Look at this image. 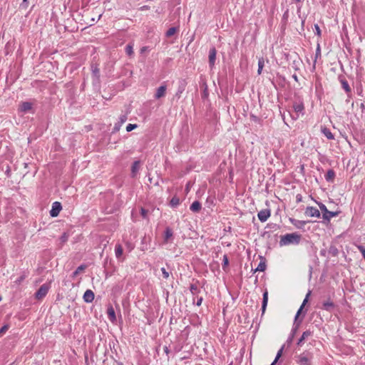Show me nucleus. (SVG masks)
I'll use <instances>...</instances> for the list:
<instances>
[{
	"label": "nucleus",
	"instance_id": "1",
	"mask_svg": "<svg viewBox=\"0 0 365 365\" xmlns=\"http://www.w3.org/2000/svg\"><path fill=\"white\" fill-rule=\"evenodd\" d=\"M301 235L297 232L286 234L281 236L279 245L287 246L289 245H298L301 240Z\"/></svg>",
	"mask_w": 365,
	"mask_h": 365
},
{
	"label": "nucleus",
	"instance_id": "2",
	"mask_svg": "<svg viewBox=\"0 0 365 365\" xmlns=\"http://www.w3.org/2000/svg\"><path fill=\"white\" fill-rule=\"evenodd\" d=\"M296 361L299 365H311L312 356L308 352H304L296 356Z\"/></svg>",
	"mask_w": 365,
	"mask_h": 365
},
{
	"label": "nucleus",
	"instance_id": "3",
	"mask_svg": "<svg viewBox=\"0 0 365 365\" xmlns=\"http://www.w3.org/2000/svg\"><path fill=\"white\" fill-rule=\"evenodd\" d=\"M319 206L323 213V218L324 220H329L331 217H336L338 215L337 212H331L328 210L327 207L322 203H320Z\"/></svg>",
	"mask_w": 365,
	"mask_h": 365
},
{
	"label": "nucleus",
	"instance_id": "4",
	"mask_svg": "<svg viewBox=\"0 0 365 365\" xmlns=\"http://www.w3.org/2000/svg\"><path fill=\"white\" fill-rule=\"evenodd\" d=\"M48 289L49 285L46 284L41 285L35 294L36 298L37 299H42L47 294Z\"/></svg>",
	"mask_w": 365,
	"mask_h": 365
},
{
	"label": "nucleus",
	"instance_id": "5",
	"mask_svg": "<svg viewBox=\"0 0 365 365\" xmlns=\"http://www.w3.org/2000/svg\"><path fill=\"white\" fill-rule=\"evenodd\" d=\"M62 209V206L59 202H54L52 204V207L50 211V215L51 217H57Z\"/></svg>",
	"mask_w": 365,
	"mask_h": 365
},
{
	"label": "nucleus",
	"instance_id": "6",
	"mask_svg": "<svg viewBox=\"0 0 365 365\" xmlns=\"http://www.w3.org/2000/svg\"><path fill=\"white\" fill-rule=\"evenodd\" d=\"M271 212L269 209H264L260 210L258 214V218L262 222H264L268 220V218L270 217Z\"/></svg>",
	"mask_w": 365,
	"mask_h": 365
},
{
	"label": "nucleus",
	"instance_id": "7",
	"mask_svg": "<svg viewBox=\"0 0 365 365\" xmlns=\"http://www.w3.org/2000/svg\"><path fill=\"white\" fill-rule=\"evenodd\" d=\"M115 255L119 261H123L125 257H123V249L120 244H117L115 247Z\"/></svg>",
	"mask_w": 365,
	"mask_h": 365
},
{
	"label": "nucleus",
	"instance_id": "8",
	"mask_svg": "<svg viewBox=\"0 0 365 365\" xmlns=\"http://www.w3.org/2000/svg\"><path fill=\"white\" fill-rule=\"evenodd\" d=\"M309 294H310V292H309V293L307 294V296H306L305 299H304V301H303L302 304V305H301V307H299V310L297 311V314H296V316H295V322H294V324H296V329L298 327V326L299 325V324H300V323H301V322H302V319H301V320H299V321L298 322V318H299V314H301V312H302V309H303L304 306V305H305V304L307 302V300H308V297H309Z\"/></svg>",
	"mask_w": 365,
	"mask_h": 365
},
{
	"label": "nucleus",
	"instance_id": "9",
	"mask_svg": "<svg viewBox=\"0 0 365 365\" xmlns=\"http://www.w3.org/2000/svg\"><path fill=\"white\" fill-rule=\"evenodd\" d=\"M305 215L309 217H319L320 216V212L316 207H307L305 210Z\"/></svg>",
	"mask_w": 365,
	"mask_h": 365
},
{
	"label": "nucleus",
	"instance_id": "10",
	"mask_svg": "<svg viewBox=\"0 0 365 365\" xmlns=\"http://www.w3.org/2000/svg\"><path fill=\"white\" fill-rule=\"evenodd\" d=\"M186 86H187V82L185 81V80H182L180 81L178 91L175 93L176 97H178V98H180L181 94L185 90Z\"/></svg>",
	"mask_w": 365,
	"mask_h": 365
},
{
	"label": "nucleus",
	"instance_id": "11",
	"mask_svg": "<svg viewBox=\"0 0 365 365\" xmlns=\"http://www.w3.org/2000/svg\"><path fill=\"white\" fill-rule=\"evenodd\" d=\"M167 87L165 85L160 86L156 91L155 98L159 99L165 96L166 93Z\"/></svg>",
	"mask_w": 365,
	"mask_h": 365
},
{
	"label": "nucleus",
	"instance_id": "12",
	"mask_svg": "<svg viewBox=\"0 0 365 365\" xmlns=\"http://www.w3.org/2000/svg\"><path fill=\"white\" fill-rule=\"evenodd\" d=\"M83 298L86 302H92L94 299V293L91 289H88L85 292Z\"/></svg>",
	"mask_w": 365,
	"mask_h": 365
},
{
	"label": "nucleus",
	"instance_id": "13",
	"mask_svg": "<svg viewBox=\"0 0 365 365\" xmlns=\"http://www.w3.org/2000/svg\"><path fill=\"white\" fill-rule=\"evenodd\" d=\"M217 51L215 48H212L209 51V63L212 67L215 62Z\"/></svg>",
	"mask_w": 365,
	"mask_h": 365
},
{
	"label": "nucleus",
	"instance_id": "14",
	"mask_svg": "<svg viewBox=\"0 0 365 365\" xmlns=\"http://www.w3.org/2000/svg\"><path fill=\"white\" fill-rule=\"evenodd\" d=\"M107 314L110 322H114L116 320L115 310L111 305L108 306V307Z\"/></svg>",
	"mask_w": 365,
	"mask_h": 365
},
{
	"label": "nucleus",
	"instance_id": "15",
	"mask_svg": "<svg viewBox=\"0 0 365 365\" xmlns=\"http://www.w3.org/2000/svg\"><path fill=\"white\" fill-rule=\"evenodd\" d=\"M312 332L310 330H307L303 332L302 336L299 338L297 344L302 345L305 340H307L310 336H312Z\"/></svg>",
	"mask_w": 365,
	"mask_h": 365
},
{
	"label": "nucleus",
	"instance_id": "16",
	"mask_svg": "<svg viewBox=\"0 0 365 365\" xmlns=\"http://www.w3.org/2000/svg\"><path fill=\"white\" fill-rule=\"evenodd\" d=\"M293 108L296 113L295 118H297L299 116V114L302 113V111L304 110V106L302 103H294Z\"/></svg>",
	"mask_w": 365,
	"mask_h": 365
},
{
	"label": "nucleus",
	"instance_id": "17",
	"mask_svg": "<svg viewBox=\"0 0 365 365\" xmlns=\"http://www.w3.org/2000/svg\"><path fill=\"white\" fill-rule=\"evenodd\" d=\"M292 224L298 229H302L307 224L306 221L290 219Z\"/></svg>",
	"mask_w": 365,
	"mask_h": 365
},
{
	"label": "nucleus",
	"instance_id": "18",
	"mask_svg": "<svg viewBox=\"0 0 365 365\" xmlns=\"http://www.w3.org/2000/svg\"><path fill=\"white\" fill-rule=\"evenodd\" d=\"M268 303V292L266 290L263 294L262 298V312L264 314L265 312Z\"/></svg>",
	"mask_w": 365,
	"mask_h": 365
},
{
	"label": "nucleus",
	"instance_id": "19",
	"mask_svg": "<svg viewBox=\"0 0 365 365\" xmlns=\"http://www.w3.org/2000/svg\"><path fill=\"white\" fill-rule=\"evenodd\" d=\"M173 235V232L171 228L166 227L164 235V241L165 242H168L172 238Z\"/></svg>",
	"mask_w": 365,
	"mask_h": 365
},
{
	"label": "nucleus",
	"instance_id": "20",
	"mask_svg": "<svg viewBox=\"0 0 365 365\" xmlns=\"http://www.w3.org/2000/svg\"><path fill=\"white\" fill-rule=\"evenodd\" d=\"M32 108V104L29 102H24L21 105L20 110L22 112L26 113L31 110Z\"/></svg>",
	"mask_w": 365,
	"mask_h": 365
},
{
	"label": "nucleus",
	"instance_id": "21",
	"mask_svg": "<svg viewBox=\"0 0 365 365\" xmlns=\"http://www.w3.org/2000/svg\"><path fill=\"white\" fill-rule=\"evenodd\" d=\"M322 133L329 139V140H333L334 139V135L332 134V133L331 132V130L326 128V127H322Z\"/></svg>",
	"mask_w": 365,
	"mask_h": 365
},
{
	"label": "nucleus",
	"instance_id": "22",
	"mask_svg": "<svg viewBox=\"0 0 365 365\" xmlns=\"http://www.w3.org/2000/svg\"><path fill=\"white\" fill-rule=\"evenodd\" d=\"M190 210L194 212H198L201 210V204L199 201H194L190 207Z\"/></svg>",
	"mask_w": 365,
	"mask_h": 365
},
{
	"label": "nucleus",
	"instance_id": "23",
	"mask_svg": "<svg viewBox=\"0 0 365 365\" xmlns=\"http://www.w3.org/2000/svg\"><path fill=\"white\" fill-rule=\"evenodd\" d=\"M139 170H140V162L139 161H135L133 163L132 168H131L133 177L135 176V175L139 171Z\"/></svg>",
	"mask_w": 365,
	"mask_h": 365
},
{
	"label": "nucleus",
	"instance_id": "24",
	"mask_svg": "<svg viewBox=\"0 0 365 365\" xmlns=\"http://www.w3.org/2000/svg\"><path fill=\"white\" fill-rule=\"evenodd\" d=\"M335 177V173L333 170H329L325 175V179L327 181L332 182Z\"/></svg>",
	"mask_w": 365,
	"mask_h": 365
},
{
	"label": "nucleus",
	"instance_id": "25",
	"mask_svg": "<svg viewBox=\"0 0 365 365\" xmlns=\"http://www.w3.org/2000/svg\"><path fill=\"white\" fill-rule=\"evenodd\" d=\"M340 82L341 83L342 88L345 90V91L346 93L350 92L351 88L348 82L344 78H341Z\"/></svg>",
	"mask_w": 365,
	"mask_h": 365
},
{
	"label": "nucleus",
	"instance_id": "26",
	"mask_svg": "<svg viewBox=\"0 0 365 365\" xmlns=\"http://www.w3.org/2000/svg\"><path fill=\"white\" fill-rule=\"evenodd\" d=\"M86 268V265L85 264H81L76 269V271L73 273L72 274V277L73 278H75L79 273H81V272L84 271L85 269Z\"/></svg>",
	"mask_w": 365,
	"mask_h": 365
},
{
	"label": "nucleus",
	"instance_id": "27",
	"mask_svg": "<svg viewBox=\"0 0 365 365\" xmlns=\"http://www.w3.org/2000/svg\"><path fill=\"white\" fill-rule=\"evenodd\" d=\"M264 59L262 58H259L258 61V70H257V73L259 75L261 74L262 68L264 67Z\"/></svg>",
	"mask_w": 365,
	"mask_h": 365
},
{
	"label": "nucleus",
	"instance_id": "28",
	"mask_svg": "<svg viewBox=\"0 0 365 365\" xmlns=\"http://www.w3.org/2000/svg\"><path fill=\"white\" fill-rule=\"evenodd\" d=\"M170 205L173 207H177L179 204H180V199L176 197V196H174L171 200H170Z\"/></svg>",
	"mask_w": 365,
	"mask_h": 365
},
{
	"label": "nucleus",
	"instance_id": "29",
	"mask_svg": "<svg viewBox=\"0 0 365 365\" xmlns=\"http://www.w3.org/2000/svg\"><path fill=\"white\" fill-rule=\"evenodd\" d=\"M265 269H266V264H265V262H260L255 271V272H257V271L263 272V271L265 270Z\"/></svg>",
	"mask_w": 365,
	"mask_h": 365
},
{
	"label": "nucleus",
	"instance_id": "30",
	"mask_svg": "<svg viewBox=\"0 0 365 365\" xmlns=\"http://www.w3.org/2000/svg\"><path fill=\"white\" fill-rule=\"evenodd\" d=\"M333 307L334 304L331 301H327L323 303V308L326 310H330Z\"/></svg>",
	"mask_w": 365,
	"mask_h": 365
},
{
	"label": "nucleus",
	"instance_id": "31",
	"mask_svg": "<svg viewBox=\"0 0 365 365\" xmlns=\"http://www.w3.org/2000/svg\"><path fill=\"white\" fill-rule=\"evenodd\" d=\"M176 31H177V29L175 27H171L167 31L166 36L171 37L176 33Z\"/></svg>",
	"mask_w": 365,
	"mask_h": 365
},
{
	"label": "nucleus",
	"instance_id": "32",
	"mask_svg": "<svg viewBox=\"0 0 365 365\" xmlns=\"http://www.w3.org/2000/svg\"><path fill=\"white\" fill-rule=\"evenodd\" d=\"M329 253L333 256H336L338 254V250L335 246H331L329 249Z\"/></svg>",
	"mask_w": 365,
	"mask_h": 365
},
{
	"label": "nucleus",
	"instance_id": "33",
	"mask_svg": "<svg viewBox=\"0 0 365 365\" xmlns=\"http://www.w3.org/2000/svg\"><path fill=\"white\" fill-rule=\"evenodd\" d=\"M127 115H120L118 120V123L120 124V125H122L127 120Z\"/></svg>",
	"mask_w": 365,
	"mask_h": 365
},
{
	"label": "nucleus",
	"instance_id": "34",
	"mask_svg": "<svg viewBox=\"0 0 365 365\" xmlns=\"http://www.w3.org/2000/svg\"><path fill=\"white\" fill-rule=\"evenodd\" d=\"M125 52L128 56H131L133 53V46L130 44L125 47Z\"/></svg>",
	"mask_w": 365,
	"mask_h": 365
},
{
	"label": "nucleus",
	"instance_id": "35",
	"mask_svg": "<svg viewBox=\"0 0 365 365\" xmlns=\"http://www.w3.org/2000/svg\"><path fill=\"white\" fill-rule=\"evenodd\" d=\"M229 260L227 255L223 256L222 269H225V267L228 266Z\"/></svg>",
	"mask_w": 365,
	"mask_h": 365
},
{
	"label": "nucleus",
	"instance_id": "36",
	"mask_svg": "<svg viewBox=\"0 0 365 365\" xmlns=\"http://www.w3.org/2000/svg\"><path fill=\"white\" fill-rule=\"evenodd\" d=\"M9 325H4L0 329V337L4 335L6 331L9 329Z\"/></svg>",
	"mask_w": 365,
	"mask_h": 365
},
{
	"label": "nucleus",
	"instance_id": "37",
	"mask_svg": "<svg viewBox=\"0 0 365 365\" xmlns=\"http://www.w3.org/2000/svg\"><path fill=\"white\" fill-rule=\"evenodd\" d=\"M135 128H137V125L136 124H128L127 126H126V131L127 132H130L132 131L133 130H134Z\"/></svg>",
	"mask_w": 365,
	"mask_h": 365
},
{
	"label": "nucleus",
	"instance_id": "38",
	"mask_svg": "<svg viewBox=\"0 0 365 365\" xmlns=\"http://www.w3.org/2000/svg\"><path fill=\"white\" fill-rule=\"evenodd\" d=\"M161 272H162L163 278L168 279L169 277V272L164 267L161 268Z\"/></svg>",
	"mask_w": 365,
	"mask_h": 365
},
{
	"label": "nucleus",
	"instance_id": "39",
	"mask_svg": "<svg viewBox=\"0 0 365 365\" xmlns=\"http://www.w3.org/2000/svg\"><path fill=\"white\" fill-rule=\"evenodd\" d=\"M282 351H283V347H282L277 352V356L275 357V361H277V360L280 358V356H282Z\"/></svg>",
	"mask_w": 365,
	"mask_h": 365
},
{
	"label": "nucleus",
	"instance_id": "40",
	"mask_svg": "<svg viewBox=\"0 0 365 365\" xmlns=\"http://www.w3.org/2000/svg\"><path fill=\"white\" fill-rule=\"evenodd\" d=\"M314 29H315L316 34L318 35V36H320L321 35V30H320L319 26L317 24H315L314 25Z\"/></svg>",
	"mask_w": 365,
	"mask_h": 365
},
{
	"label": "nucleus",
	"instance_id": "41",
	"mask_svg": "<svg viewBox=\"0 0 365 365\" xmlns=\"http://www.w3.org/2000/svg\"><path fill=\"white\" fill-rule=\"evenodd\" d=\"M92 71H93V73L96 77H98V76H99V69L97 67H95V68H93Z\"/></svg>",
	"mask_w": 365,
	"mask_h": 365
},
{
	"label": "nucleus",
	"instance_id": "42",
	"mask_svg": "<svg viewBox=\"0 0 365 365\" xmlns=\"http://www.w3.org/2000/svg\"><path fill=\"white\" fill-rule=\"evenodd\" d=\"M126 247L129 252H130L133 249V245L129 242H126Z\"/></svg>",
	"mask_w": 365,
	"mask_h": 365
},
{
	"label": "nucleus",
	"instance_id": "43",
	"mask_svg": "<svg viewBox=\"0 0 365 365\" xmlns=\"http://www.w3.org/2000/svg\"><path fill=\"white\" fill-rule=\"evenodd\" d=\"M61 240L62 242H66V241H67V240H68V236L66 235V233H64V234L61 236Z\"/></svg>",
	"mask_w": 365,
	"mask_h": 365
},
{
	"label": "nucleus",
	"instance_id": "44",
	"mask_svg": "<svg viewBox=\"0 0 365 365\" xmlns=\"http://www.w3.org/2000/svg\"><path fill=\"white\" fill-rule=\"evenodd\" d=\"M25 279V276L24 275H21V277H19L16 282L18 283V284H20L24 279Z\"/></svg>",
	"mask_w": 365,
	"mask_h": 365
},
{
	"label": "nucleus",
	"instance_id": "45",
	"mask_svg": "<svg viewBox=\"0 0 365 365\" xmlns=\"http://www.w3.org/2000/svg\"><path fill=\"white\" fill-rule=\"evenodd\" d=\"M359 250L361 252L362 256L364 257V258H365V247H359Z\"/></svg>",
	"mask_w": 365,
	"mask_h": 365
},
{
	"label": "nucleus",
	"instance_id": "46",
	"mask_svg": "<svg viewBox=\"0 0 365 365\" xmlns=\"http://www.w3.org/2000/svg\"><path fill=\"white\" fill-rule=\"evenodd\" d=\"M141 215L143 217H145L147 215V210L143 208H141Z\"/></svg>",
	"mask_w": 365,
	"mask_h": 365
},
{
	"label": "nucleus",
	"instance_id": "47",
	"mask_svg": "<svg viewBox=\"0 0 365 365\" xmlns=\"http://www.w3.org/2000/svg\"><path fill=\"white\" fill-rule=\"evenodd\" d=\"M28 6V1L27 0H23V4H21V6L26 8Z\"/></svg>",
	"mask_w": 365,
	"mask_h": 365
},
{
	"label": "nucleus",
	"instance_id": "48",
	"mask_svg": "<svg viewBox=\"0 0 365 365\" xmlns=\"http://www.w3.org/2000/svg\"><path fill=\"white\" fill-rule=\"evenodd\" d=\"M202 297H200V298H199V299H197V302H196V304H197V306H200V305H201V304H202Z\"/></svg>",
	"mask_w": 365,
	"mask_h": 365
},
{
	"label": "nucleus",
	"instance_id": "49",
	"mask_svg": "<svg viewBox=\"0 0 365 365\" xmlns=\"http://www.w3.org/2000/svg\"><path fill=\"white\" fill-rule=\"evenodd\" d=\"M120 126H121V125H120V124L118 123H116V124L115 125V128H115V130H118L120 129Z\"/></svg>",
	"mask_w": 365,
	"mask_h": 365
},
{
	"label": "nucleus",
	"instance_id": "50",
	"mask_svg": "<svg viewBox=\"0 0 365 365\" xmlns=\"http://www.w3.org/2000/svg\"><path fill=\"white\" fill-rule=\"evenodd\" d=\"M292 78L296 81H298V78H297V76L296 74H294L292 76Z\"/></svg>",
	"mask_w": 365,
	"mask_h": 365
},
{
	"label": "nucleus",
	"instance_id": "51",
	"mask_svg": "<svg viewBox=\"0 0 365 365\" xmlns=\"http://www.w3.org/2000/svg\"><path fill=\"white\" fill-rule=\"evenodd\" d=\"M146 50V47H143L141 48V52H144Z\"/></svg>",
	"mask_w": 365,
	"mask_h": 365
},
{
	"label": "nucleus",
	"instance_id": "52",
	"mask_svg": "<svg viewBox=\"0 0 365 365\" xmlns=\"http://www.w3.org/2000/svg\"><path fill=\"white\" fill-rule=\"evenodd\" d=\"M277 361H275V359L274 360V361L270 364V365H275Z\"/></svg>",
	"mask_w": 365,
	"mask_h": 365
},
{
	"label": "nucleus",
	"instance_id": "53",
	"mask_svg": "<svg viewBox=\"0 0 365 365\" xmlns=\"http://www.w3.org/2000/svg\"><path fill=\"white\" fill-rule=\"evenodd\" d=\"M296 1L299 2V1H300L301 0H296Z\"/></svg>",
	"mask_w": 365,
	"mask_h": 365
},
{
	"label": "nucleus",
	"instance_id": "54",
	"mask_svg": "<svg viewBox=\"0 0 365 365\" xmlns=\"http://www.w3.org/2000/svg\"><path fill=\"white\" fill-rule=\"evenodd\" d=\"M118 365H123V364H119Z\"/></svg>",
	"mask_w": 365,
	"mask_h": 365
},
{
	"label": "nucleus",
	"instance_id": "55",
	"mask_svg": "<svg viewBox=\"0 0 365 365\" xmlns=\"http://www.w3.org/2000/svg\"><path fill=\"white\" fill-rule=\"evenodd\" d=\"M1 300V297H0V301Z\"/></svg>",
	"mask_w": 365,
	"mask_h": 365
}]
</instances>
